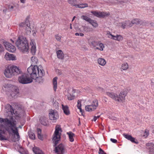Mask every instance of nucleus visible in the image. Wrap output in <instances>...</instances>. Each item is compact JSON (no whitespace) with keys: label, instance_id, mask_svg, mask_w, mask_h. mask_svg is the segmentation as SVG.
<instances>
[{"label":"nucleus","instance_id":"nucleus-1","mask_svg":"<svg viewBox=\"0 0 154 154\" xmlns=\"http://www.w3.org/2000/svg\"><path fill=\"white\" fill-rule=\"evenodd\" d=\"M27 71L32 79L35 80L36 82L39 83L43 82L42 77L45 75V72L41 66H38L35 65L33 67L30 66L28 68Z\"/></svg>","mask_w":154,"mask_h":154},{"label":"nucleus","instance_id":"nucleus-2","mask_svg":"<svg viewBox=\"0 0 154 154\" xmlns=\"http://www.w3.org/2000/svg\"><path fill=\"white\" fill-rule=\"evenodd\" d=\"M14 119L13 117L9 119L0 118V123H4V125L0 124V140H7L3 134Z\"/></svg>","mask_w":154,"mask_h":154},{"label":"nucleus","instance_id":"nucleus-3","mask_svg":"<svg viewBox=\"0 0 154 154\" xmlns=\"http://www.w3.org/2000/svg\"><path fill=\"white\" fill-rule=\"evenodd\" d=\"M127 92L126 91H122L119 95L112 92H106V94L112 99L119 102H123L125 100Z\"/></svg>","mask_w":154,"mask_h":154},{"label":"nucleus","instance_id":"nucleus-4","mask_svg":"<svg viewBox=\"0 0 154 154\" xmlns=\"http://www.w3.org/2000/svg\"><path fill=\"white\" fill-rule=\"evenodd\" d=\"M21 72V71L19 67L13 65L7 68L5 70L4 73L7 77L11 78L12 75H17Z\"/></svg>","mask_w":154,"mask_h":154},{"label":"nucleus","instance_id":"nucleus-5","mask_svg":"<svg viewBox=\"0 0 154 154\" xmlns=\"http://www.w3.org/2000/svg\"><path fill=\"white\" fill-rule=\"evenodd\" d=\"M8 134L9 135L13 134L17 136L18 138H20L18 128L17 126L16 121L15 119L5 131V133L3 134V135H7Z\"/></svg>","mask_w":154,"mask_h":154},{"label":"nucleus","instance_id":"nucleus-6","mask_svg":"<svg viewBox=\"0 0 154 154\" xmlns=\"http://www.w3.org/2000/svg\"><path fill=\"white\" fill-rule=\"evenodd\" d=\"M30 76V75L28 72L27 74H23L18 77V81L20 83L23 84L31 83L32 82V80Z\"/></svg>","mask_w":154,"mask_h":154},{"label":"nucleus","instance_id":"nucleus-7","mask_svg":"<svg viewBox=\"0 0 154 154\" xmlns=\"http://www.w3.org/2000/svg\"><path fill=\"white\" fill-rule=\"evenodd\" d=\"M61 131V129L60 125H57L55 128V130L54 132V137L52 140L54 144V146H56L58 143V142L60 140V135L59 131Z\"/></svg>","mask_w":154,"mask_h":154},{"label":"nucleus","instance_id":"nucleus-8","mask_svg":"<svg viewBox=\"0 0 154 154\" xmlns=\"http://www.w3.org/2000/svg\"><path fill=\"white\" fill-rule=\"evenodd\" d=\"M30 25L29 17H28L26 19L25 22H22L19 24L20 29L26 30V33L27 34H30L31 32Z\"/></svg>","mask_w":154,"mask_h":154},{"label":"nucleus","instance_id":"nucleus-9","mask_svg":"<svg viewBox=\"0 0 154 154\" xmlns=\"http://www.w3.org/2000/svg\"><path fill=\"white\" fill-rule=\"evenodd\" d=\"M1 42H2L5 48L8 51L14 52L16 50V48L9 42L4 40L3 39L1 40Z\"/></svg>","mask_w":154,"mask_h":154},{"label":"nucleus","instance_id":"nucleus-10","mask_svg":"<svg viewBox=\"0 0 154 154\" xmlns=\"http://www.w3.org/2000/svg\"><path fill=\"white\" fill-rule=\"evenodd\" d=\"M98 101L97 100H94L92 103L91 105L86 106L85 107V109L87 111H92L96 109L98 106Z\"/></svg>","mask_w":154,"mask_h":154},{"label":"nucleus","instance_id":"nucleus-11","mask_svg":"<svg viewBox=\"0 0 154 154\" xmlns=\"http://www.w3.org/2000/svg\"><path fill=\"white\" fill-rule=\"evenodd\" d=\"M91 13L95 16L100 18H104L109 16L110 14L106 12H97L96 11H91Z\"/></svg>","mask_w":154,"mask_h":154},{"label":"nucleus","instance_id":"nucleus-12","mask_svg":"<svg viewBox=\"0 0 154 154\" xmlns=\"http://www.w3.org/2000/svg\"><path fill=\"white\" fill-rule=\"evenodd\" d=\"M49 116L50 119L53 121V122H54L56 121V120L59 117L57 112L52 110L49 111Z\"/></svg>","mask_w":154,"mask_h":154},{"label":"nucleus","instance_id":"nucleus-13","mask_svg":"<svg viewBox=\"0 0 154 154\" xmlns=\"http://www.w3.org/2000/svg\"><path fill=\"white\" fill-rule=\"evenodd\" d=\"M54 150L57 154H63L65 152L64 146L62 143L60 144L57 146H55Z\"/></svg>","mask_w":154,"mask_h":154},{"label":"nucleus","instance_id":"nucleus-14","mask_svg":"<svg viewBox=\"0 0 154 154\" xmlns=\"http://www.w3.org/2000/svg\"><path fill=\"white\" fill-rule=\"evenodd\" d=\"M25 41H27L26 38L21 36H19L16 42V45L18 48H23L21 44H23L24 42H25Z\"/></svg>","mask_w":154,"mask_h":154},{"label":"nucleus","instance_id":"nucleus-15","mask_svg":"<svg viewBox=\"0 0 154 154\" xmlns=\"http://www.w3.org/2000/svg\"><path fill=\"white\" fill-rule=\"evenodd\" d=\"M119 26L123 29H124L128 26H132V23L129 20H126L125 21L120 23H119Z\"/></svg>","mask_w":154,"mask_h":154},{"label":"nucleus","instance_id":"nucleus-16","mask_svg":"<svg viewBox=\"0 0 154 154\" xmlns=\"http://www.w3.org/2000/svg\"><path fill=\"white\" fill-rule=\"evenodd\" d=\"M21 45L22 46H23V48H18L23 52L27 51L29 49L28 41H25V42H24Z\"/></svg>","mask_w":154,"mask_h":154},{"label":"nucleus","instance_id":"nucleus-17","mask_svg":"<svg viewBox=\"0 0 154 154\" xmlns=\"http://www.w3.org/2000/svg\"><path fill=\"white\" fill-rule=\"evenodd\" d=\"M34 41L32 40L30 42V46H31V52L33 55L35 54L36 51V47L35 43Z\"/></svg>","mask_w":154,"mask_h":154},{"label":"nucleus","instance_id":"nucleus-18","mask_svg":"<svg viewBox=\"0 0 154 154\" xmlns=\"http://www.w3.org/2000/svg\"><path fill=\"white\" fill-rule=\"evenodd\" d=\"M4 58L7 60H16V57L14 55L10 54L8 53H7L5 54Z\"/></svg>","mask_w":154,"mask_h":154},{"label":"nucleus","instance_id":"nucleus-19","mask_svg":"<svg viewBox=\"0 0 154 154\" xmlns=\"http://www.w3.org/2000/svg\"><path fill=\"white\" fill-rule=\"evenodd\" d=\"M123 135L125 138L128 140H130L132 142L136 143V144H137L138 143V141H135V138L132 137L131 135L125 134H124Z\"/></svg>","mask_w":154,"mask_h":154},{"label":"nucleus","instance_id":"nucleus-20","mask_svg":"<svg viewBox=\"0 0 154 154\" xmlns=\"http://www.w3.org/2000/svg\"><path fill=\"white\" fill-rule=\"evenodd\" d=\"M146 145L149 147L150 154H154V144L152 143H147Z\"/></svg>","mask_w":154,"mask_h":154},{"label":"nucleus","instance_id":"nucleus-21","mask_svg":"<svg viewBox=\"0 0 154 154\" xmlns=\"http://www.w3.org/2000/svg\"><path fill=\"white\" fill-rule=\"evenodd\" d=\"M131 23H132V26L133 24H141L143 23V21L138 19H134L132 20Z\"/></svg>","mask_w":154,"mask_h":154},{"label":"nucleus","instance_id":"nucleus-22","mask_svg":"<svg viewBox=\"0 0 154 154\" xmlns=\"http://www.w3.org/2000/svg\"><path fill=\"white\" fill-rule=\"evenodd\" d=\"M41 123L44 125L47 126L48 123L47 118L45 116H41L39 119Z\"/></svg>","mask_w":154,"mask_h":154},{"label":"nucleus","instance_id":"nucleus-23","mask_svg":"<svg viewBox=\"0 0 154 154\" xmlns=\"http://www.w3.org/2000/svg\"><path fill=\"white\" fill-rule=\"evenodd\" d=\"M33 151L35 154H44L41 150L37 147L33 148Z\"/></svg>","mask_w":154,"mask_h":154},{"label":"nucleus","instance_id":"nucleus-24","mask_svg":"<svg viewBox=\"0 0 154 154\" xmlns=\"http://www.w3.org/2000/svg\"><path fill=\"white\" fill-rule=\"evenodd\" d=\"M66 134L68 135L70 141L71 142H73L74 140L73 137L75 136V134L71 131L67 132Z\"/></svg>","mask_w":154,"mask_h":154},{"label":"nucleus","instance_id":"nucleus-25","mask_svg":"<svg viewBox=\"0 0 154 154\" xmlns=\"http://www.w3.org/2000/svg\"><path fill=\"white\" fill-rule=\"evenodd\" d=\"M62 106L64 113L67 115H69L70 112L68 106H64L63 105Z\"/></svg>","mask_w":154,"mask_h":154},{"label":"nucleus","instance_id":"nucleus-26","mask_svg":"<svg viewBox=\"0 0 154 154\" xmlns=\"http://www.w3.org/2000/svg\"><path fill=\"white\" fill-rule=\"evenodd\" d=\"M13 85L10 84H7L3 86V87L5 88V90L6 91H13L12 89H11Z\"/></svg>","mask_w":154,"mask_h":154},{"label":"nucleus","instance_id":"nucleus-27","mask_svg":"<svg viewBox=\"0 0 154 154\" xmlns=\"http://www.w3.org/2000/svg\"><path fill=\"white\" fill-rule=\"evenodd\" d=\"M31 63L32 64L31 66H32L33 67L35 65V64H37V63L38 62L37 58L33 56L31 58Z\"/></svg>","mask_w":154,"mask_h":154},{"label":"nucleus","instance_id":"nucleus-28","mask_svg":"<svg viewBox=\"0 0 154 154\" xmlns=\"http://www.w3.org/2000/svg\"><path fill=\"white\" fill-rule=\"evenodd\" d=\"M57 57L60 59H63L64 57L63 54L61 50H59L57 52Z\"/></svg>","mask_w":154,"mask_h":154},{"label":"nucleus","instance_id":"nucleus-29","mask_svg":"<svg viewBox=\"0 0 154 154\" xmlns=\"http://www.w3.org/2000/svg\"><path fill=\"white\" fill-rule=\"evenodd\" d=\"M68 3L70 4L71 5L77 7L78 2L76 0H68Z\"/></svg>","mask_w":154,"mask_h":154},{"label":"nucleus","instance_id":"nucleus-30","mask_svg":"<svg viewBox=\"0 0 154 154\" xmlns=\"http://www.w3.org/2000/svg\"><path fill=\"white\" fill-rule=\"evenodd\" d=\"M58 78L57 77H55L53 79V88L55 91H56L57 86V79Z\"/></svg>","mask_w":154,"mask_h":154},{"label":"nucleus","instance_id":"nucleus-31","mask_svg":"<svg viewBox=\"0 0 154 154\" xmlns=\"http://www.w3.org/2000/svg\"><path fill=\"white\" fill-rule=\"evenodd\" d=\"M98 63L101 66H104L106 63V61L104 59L100 58L98 60Z\"/></svg>","mask_w":154,"mask_h":154},{"label":"nucleus","instance_id":"nucleus-32","mask_svg":"<svg viewBox=\"0 0 154 154\" xmlns=\"http://www.w3.org/2000/svg\"><path fill=\"white\" fill-rule=\"evenodd\" d=\"M37 134L38 137V138L41 140H43V138L42 136L41 135V130L40 128H38L37 129Z\"/></svg>","mask_w":154,"mask_h":154},{"label":"nucleus","instance_id":"nucleus-33","mask_svg":"<svg viewBox=\"0 0 154 154\" xmlns=\"http://www.w3.org/2000/svg\"><path fill=\"white\" fill-rule=\"evenodd\" d=\"M90 21L89 23L91 24L93 26L95 27L97 26L98 24L97 23L96 21L92 20L91 19V20H90Z\"/></svg>","mask_w":154,"mask_h":154},{"label":"nucleus","instance_id":"nucleus-34","mask_svg":"<svg viewBox=\"0 0 154 154\" xmlns=\"http://www.w3.org/2000/svg\"><path fill=\"white\" fill-rule=\"evenodd\" d=\"M11 89H12L13 91H11L14 92L15 94H17L19 92L18 89L15 86L13 85Z\"/></svg>","mask_w":154,"mask_h":154},{"label":"nucleus","instance_id":"nucleus-35","mask_svg":"<svg viewBox=\"0 0 154 154\" xmlns=\"http://www.w3.org/2000/svg\"><path fill=\"white\" fill-rule=\"evenodd\" d=\"M88 6V4L86 3L77 4V5L76 8H84Z\"/></svg>","mask_w":154,"mask_h":154},{"label":"nucleus","instance_id":"nucleus-36","mask_svg":"<svg viewBox=\"0 0 154 154\" xmlns=\"http://www.w3.org/2000/svg\"><path fill=\"white\" fill-rule=\"evenodd\" d=\"M81 18L89 23L90 20L91 19L88 17L87 16L85 15H82L81 17Z\"/></svg>","mask_w":154,"mask_h":154},{"label":"nucleus","instance_id":"nucleus-37","mask_svg":"<svg viewBox=\"0 0 154 154\" xmlns=\"http://www.w3.org/2000/svg\"><path fill=\"white\" fill-rule=\"evenodd\" d=\"M28 135L29 137L32 140H34L35 139V136L34 134L32 132H28Z\"/></svg>","mask_w":154,"mask_h":154},{"label":"nucleus","instance_id":"nucleus-38","mask_svg":"<svg viewBox=\"0 0 154 154\" xmlns=\"http://www.w3.org/2000/svg\"><path fill=\"white\" fill-rule=\"evenodd\" d=\"M99 42L97 41H94L91 42V44L94 47H95L97 46L98 45Z\"/></svg>","mask_w":154,"mask_h":154},{"label":"nucleus","instance_id":"nucleus-39","mask_svg":"<svg viewBox=\"0 0 154 154\" xmlns=\"http://www.w3.org/2000/svg\"><path fill=\"white\" fill-rule=\"evenodd\" d=\"M128 68V65L127 63L123 64L122 66V68L123 70H126Z\"/></svg>","mask_w":154,"mask_h":154},{"label":"nucleus","instance_id":"nucleus-40","mask_svg":"<svg viewBox=\"0 0 154 154\" xmlns=\"http://www.w3.org/2000/svg\"><path fill=\"white\" fill-rule=\"evenodd\" d=\"M15 7L14 5H9L8 6V9L10 11H13L15 9Z\"/></svg>","mask_w":154,"mask_h":154},{"label":"nucleus","instance_id":"nucleus-41","mask_svg":"<svg viewBox=\"0 0 154 154\" xmlns=\"http://www.w3.org/2000/svg\"><path fill=\"white\" fill-rule=\"evenodd\" d=\"M55 38L59 42L61 41V39L62 38V36L59 35V34H57L55 35Z\"/></svg>","mask_w":154,"mask_h":154},{"label":"nucleus","instance_id":"nucleus-42","mask_svg":"<svg viewBox=\"0 0 154 154\" xmlns=\"http://www.w3.org/2000/svg\"><path fill=\"white\" fill-rule=\"evenodd\" d=\"M68 99L69 100H73L75 97L74 95H72L70 94H68L67 95Z\"/></svg>","mask_w":154,"mask_h":154},{"label":"nucleus","instance_id":"nucleus-43","mask_svg":"<svg viewBox=\"0 0 154 154\" xmlns=\"http://www.w3.org/2000/svg\"><path fill=\"white\" fill-rule=\"evenodd\" d=\"M98 45H99L100 48L99 49V50L101 51H103V48H104L103 45L102 43H100V42H99Z\"/></svg>","mask_w":154,"mask_h":154},{"label":"nucleus","instance_id":"nucleus-44","mask_svg":"<svg viewBox=\"0 0 154 154\" xmlns=\"http://www.w3.org/2000/svg\"><path fill=\"white\" fill-rule=\"evenodd\" d=\"M149 134V131L146 129L145 131L144 134L143 135V136L145 137H146Z\"/></svg>","mask_w":154,"mask_h":154},{"label":"nucleus","instance_id":"nucleus-45","mask_svg":"<svg viewBox=\"0 0 154 154\" xmlns=\"http://www.w3.org/2000/svg\"><path fill=\"white\" fill-rule=\"evenodd\" d=\"M105 152L101 148H100L99 149V151L98 152V153L99 154H104V153Z\"/></svg>","mask_w":154,"mask_h":154},{"label":"nucleus","instance_id":"nucleus-46","mask_svg":"<svg viewBox=\"0 0 154 154\" xmlns=\"http://www.w3.org/2000/svg\"><path fill=\"white\" fill-rule=\"evenodd\" d=\"M56 72L59 75H61L62 73L61 71L58 69H57Z\"/></svg>","mask_w":154,"mask_h":154},{"label":"nucleus","instance_id":"nucleus-47","mask_svg":"<svg viewBox=\"0 0 154 154\" xmlns=\"http://www.w3.org/2000/svg\"><path fill=\"white\" fill-rule=\"evenodd\" d=\"M123 37L120 35H118V41H120L123 39Z\"/></svg>","mask_w":154,"mask_h":154},{"label":"nucleus","instance_id":"nucleus-48","mask_svg":"<svg viewBox=\"0 0 154 154\" xmlns=\"http://www.w3.org/2000/svg\"><path fill=\"white\" fill-rule=\"evenodd\" d=\"M4 51V48L2 45L0 44V53L3 52Z\"/></svg>","mask_w":154,"mask_h":154},{"label":"nucleus","instance_id":"nucleus-49","mask_svg":"<svg viewBox=\"0 0 154 154\" xmlns=\"http://www.w3.org/2000/svg\"><path fill=\"white\" fill-rule=\"evenodd\" d=\"M110 35L112 37H113V39L115 40H118V35L116 36L113 35H112L111 34H110Z\"/></svg>","mask_w":154,"mask_h":154},{"label":"nucleus","instance_id":"nucleus-50","mask_svg":"<svg viewBox=\"0 0 154 154\" xmlns=\"http://www.w3.org/2000/svg\"><path fill=\"white\" fill-rule=\"evenodd\" d=\"M81 107V102L79 100H78V105H77L78 108Z\"/></svg>","mask_w":154,"mask_h":154},{"label":"nucleus","instance_id":"nucleus-51","mask_svg":"<svg viewBox=\"0 0 154 154\" xmlns=\"http://www.w3.org/2000/svg\"><path fill=\"white\" fill-rule=\"evenodd\" d=\"M110 140L113 143H116L117 142V140L112 138L110 139Z\"/></svg>","mask_w":154,"mask_h":154},{"label":"nucleus","instance_id":"nucleus-52","mask_svg":"<svg viewBox=\"0 0 154 154\" xmlns=\"http://www.w3.org/2000/svg\"><path fill=\"white\" fill-rule=\"evenodd\" d=\"M84 29L85 31H88V29H89V28L88 26H85Z\"/></svg>","mask_w":154,"mask_h":154},{"label":"nucleus","instance_id":"nucleus-53","mask_svg":"<svg viewBox=\"0 0 154 154\" xmlns=\"http://www.w3.org/2000/svg\"><path fill=\"white\" fill-rule=\"evenodd\" d=\"M103 89L101 88H100V87H99L98 88V90L100 91H103Z\"/></svg>","mask_w":154,"mask_h":154},{"label":"nucleus","instance_id":"nucleus-54","mask_svg":"<svg viewBox=\"0 0 154 154\" xmlns=\"http://www.w3.org/2000/svg\"><path fill=\"white\" fill-rule=\"evenodd\" d=\"M97 117L96 116H94V117L93 120L94 121H96L97 120Z\"/></svg>","mask_w":154,"mask_h":154},{"label":"nucleus","instance_id":"nucleus-55","mask_svg":"<svg viewBox=\"0 0 154 154\" xmlns=\"http://www.w3.org/2000/svg\"><path fill=\"white\" fill-rule=\"evenodd\" d=\"M84 34L82 33H80V32H79V35H80L81 36H82L84 35Z\"/></svg>","mask_w":154,"mask_h":154},{"label":"nucleus","instance_id":"nucleus-56","mask_svg":"<svg viewBox=\"0 0 154 154\" xmlns=\"http://www.w3.org/2000/svg\"><path fill=\"white\" fill-rule=\"evenodd\" d=\"M78 109H79L80 112H81L82 113V109H81V107H80V108H78Z\"/></svg>","mask_w":154,"mask_h":154},{"label":"nucleus","instance_id":"nucleus-57","mask_svg":"<svg viewBox=\"0 0 154 154\" xmlns=\"http://www.w3.org/2000/svg\"><path fill=\"white\" fill-rule=\"evenodd\" d=\"M7 9H4L3 10V12L5 13H6V11H7Z\"/></svg>","mask_w":154,"mask_h":154},{"label":"nucleus","instance_id":"nucleus-58","mask_svg":"<svg viewBox=\"0 0 154 154\" xmlns=\"http://www.w3.org/2000/svg\"><path fill=\"white\" fill-rule=\"evenodd\" d=\"M75 35L76 36H78V35H79V33H76L75 34Z\"/></svg>","mask_w":154,"mask_h":154},{"label":"nucleus","instance_id":"nucleus-59","mask_svg":"<svg viewBox=\"0 0 154 154\" xmlns=\"http://www.w3.org/2000/svg\"><path fill=\"white\" fill-rule=\"evenodd\" d=\"M75 18V16L73 17V18L72 19V21H73L74 20V19Z\"/></svg>","mask_w":154,"mask_h":154},{"label":"nucleus","instance_id":"nucleus-60","mask_svg":"<svg viewBox=\"0 0 154 154\" xmlns=\"http://www.w3.org/2000/svg\"><path fill=\"white\" fill-rule=\"evenodd\" d=\"M70 28L71 29H72V24H70Z\"/></svg>","mask_w":154,"mask_h":154},{"label":"nucleus","instance_id":"nucleus-61","mask_svg":"<svg viewBox=\"0 0 154 154\" xmlns=\"http://www.w3.org/2000/svg\"><path fill=\"white\" fill-rule=\"evenodd\" d=\"M25 0H20L21 2L22 3H24Z\"/></svg>","mask_w":154,"mask_h":154},{"label":"nucleus","instance_id":"nucleus-62","mask_svg":"<svg viewBox=\"0 0 154 154\" xmlns=\"http://www.w3.org/2000/svg\"><path fill=\"white\" fill-rule=\"evenodd\" d=\"M99 48H99L98 47H96V49H99Z\"/></svg>","mask_w":154,"mask_h":154},{"label":"nucleus","instance_id":"nucleus-63","mask_svg":"<svg viewBox=\"0 0 154 154\" xmlns=\"http://www.w3.org/2000/svg\"><path fill=\"white\" fill-rule=\"evenodd\" d=\"M11 41H12V42H13V43H14V41L12 40V39H11Z\"/></svg>","mask_w":154,"mask_h":154},{"label":"nucleus","instance_id":"nucleus-64","mask_svg":"<svg viewBox=\"0 0 154 154\" xmlns=\"http://www.w3.org/2000/svg\"><path fill=\"white\" fill-rule=\"evenodd\" d=\"M100 117V116H98L97 117V118H98Z\"/></svg>","mask_w":154,"mask_h":154}]
</instances>
